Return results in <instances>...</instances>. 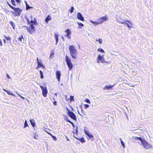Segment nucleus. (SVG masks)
Listing matches in <instances>:
<instances>
[{
	"instance_id": "f257e3e1",
	"label": "nucleus",
	"mask_w": 153,
	"mask_h": 153,
	"mask_svg": "<svg viewBox=\"0 0 153 153\" xmlns=\"http://www.w3.org/2000/svg\"><path fill=\"white\" fill-rule=\"evenodd\" d=\"M132 139L134 140H140L143 147L146 149H148L152 147V146L146 140L142 139L141 137L133 136Z\"/></svg>"
},
{
	"instance_id": "f03ea898",
	"label": "nucleus",
	"mask_w": 153,
	"mask_h": 153,
	"mask_svg": "<svg viewBox=\"0 0 153 153\" xmlns=\"http://www.w3.org/2000/svg\"><path fill=\"white\" fill-rule=\"evenodd\" d=\"M69 49L72 57L74 59H76L77 58V52L76 48L73 45H71L69 46Z\"/></svg>"
},
{
	"instance_id": "7ed1b4c3",
	"label": "nucleus",
	"mask_w": 153,
	"mask_h": 153,
	"mask_svg": "<svg viewBox=\"0 0 153 153\" xmlns=\"http://www.w3.org/2000/svg\"><path fill=\"white\" fill-rule=\"evenodd\" d=\"M65 60L67 65L68 67L69 70H71L73 68V65L72 63L71 60L69 57L67 55L65 56Z\"/></svg>"
},
{
	"instance_id": "20e7f679",
	"label": "nucleus",
	"mask_w": 153,
	"mask_h": 153,
	"mask_svg": "<svg viewBox=\"0 0 153 153\" xmlns=\"http://www.w3.org/2000/svg\"><path fill=\"white\" fill-rule=\"evenodd\" d=\"M7 3L10 8L14 10L15 13V16H18L20 15L22 10L19 8H16L13 7L8 2H7Z\"/></svg>"
},
{
	"instance_id": "39448f33",
	"label": "nucleus",
	"mask_w": 153,
	"mask_h": 153,
	"mask_svg": "<svg viewBox=\"0 0 153 153\" xmlns=\"http://www.w3.org/2000/svg\"><path fill=\"white\" fill-rule=\"evenodd\" d=\"M23 27L26 28L28 33L30 34H33L35 32V27L33 24H30V27L27 26H23Z\"/></svg>"
},
{
	"instance_id": "423d86ee",
	"label": "nucleus",
	"mask_w": 153,
	"mask_h": 153,
	"mask_svg": "<svg viewBox=\"0 0 153 153\" xmlns=\"http://www.w3.org/2000/svg\"><path fill=\"white\" fill-rule=\"evenodd\" d=\"M120 22L122 24H126L127 27L130 28H131L133 26L131 22L129 20H125L124 21Z\"/></svg>"
},
{
	"instance_id": "0eeeda50",
	"label": "nucleus",
	"mask_w": 153,
	"mask_h": 153,
	"mask_svg": "<svg viewBox=\"0 0 153 153\" xmlns=\"http://www.w3.org/2000/svg\"><path fill=\"white\" fill-rule=\"evenodd\" d=\"M97 63H99L101 62L102 63H107L103 57V56H101L100 55H98L97 58Z\"/></svg>"
},
{
	"instance_id": "6e6552de",
	"label": "nucleus",
	"mask_w": 153,
	"mask_h": 153,
	"mask_svg": "<svg viewBox=\"0 0 153 153\" xmlns=\"http://www.w3.org/2000/svg\"><path fill=\"white\" fill-rule=\"evenodd\" d=\"M68 114L69 116L71 119L74 120H76L77 119L76 116L75 114L72 111L70 110H68Z\"/></svg>"
},
{
	"instance_id": "1a4fd4ad",
	"label": "nucleus",
	"mask_w": 153,
	"mask_h": 153,
	"mask_svg": "<svg viewBox=\"0 0 153 153\" xmlns=\"http://www.w3.org/2000/svg\"><path fill=\"white\" fill-rule=\"evenodd\" d=\"M40 87L42 90V94L43 96H46L48 93L47 87H43L42 86H40Z\"/></svg>"
},
{
	"instance_id": "9d476101",
	"label": "nucleus",
	"mask_w": 153,
	"mask_h": 153,
	"mask_svg": "<svg viewBox=\"0 0 153 153\" xmlns=\"http://www.w3.org/2000/svg\"><path fill=\"white\" fill-rule=\"evenodd\" d=\"M107 17L106 15L104 16L101 17L98 19L100 24H102L105 21L107 20Z\"/></svg>"
},
{
	"instance_id": "9b49d317",
	"label": "nucleus",
	"mask_w": 153,
	"mask_h": 153,
	"mask_svg": "<svg viewBox=\"0 0 153 153\" xmlns=\"http://www.w3.org/2000/svg\"><path fill=\"white\" fill-rule=\"evenodd\" d=\"M36 60H37V62L38 65L36 69H37L38 68L40 67H42L43 68H44L45 66L42 65L41 60H40V61H39V60L38 59V57L37 58Z\"/></svg>"
},
{
	"instance_id": "f8f14e48",
	"label": "nucleus",
	"mask_w": 153,
	"mask_h": 153,
	"mask_svg": "<svg viewBox=\"0 0 153 153\" xmlns=\"http://www.w3.org/2000/svg\"><path fill=\"white\" fill-rule=\"evenodd\" d=\"M65 32L66 33L65 36L67 37L69 39H71V32L70 30L69 29H68L65 31Z\"/></svg>"
},
{
	"instance_id": "ddd939ff",
	"label": "nucleus",
	"mask_w": 153,
	"mask_h": 153,
	"mask_svg": "<svg viewBox=\"0 0 153 153\" xmlns=\"http://www.w3.org/2000/svg\"><path fill=\"white\" fill-rule=\"evenodd\" d=\"M26 19L27 21V24H30V23H31L33 24V25H37V23L35 19H34V20H31L30 21L29 20V19L27 17L26 18Z\"/></svg>"
},
{
	"instance_id": "4468645a",
	"label": "nucleus",
	"mask_w": 153,
	"mask_h": 153,
	"mask_svg": "<svg viewBox=\"0 0 153 153\" xmlns=\"http://www.w3.org/2000/svg\"><path fill=\"white\" fill-rule=\"evenodd\" d=\"M77 19L79 20L82 21H84V17L82 16V15L80 12H78L77 14Z\"/></svg>"
},
{
	"instance_id": "2eb2a0df",
	"label": "nucleus",
	"mask_w": 153,
	"mask_h": 153,
	"mask_svg": "<svg viewBox=\"0 0 153 153\" xmlns=\"http://www.w3.org/2000/svg\"><path fill=\"white\" fill-rule=\"evenodd\" d=\"M56 76L58 81L59 82L60 81L61 73L60 71H57L56 73Z\"/></svg>"
},
{
	"instance_id": "dca6fc26",
	"label": "nucleus",
	"mask_w": 153,
	"mask_h": 153,
	"mask_svg": "<svg viewBox=\"0 0 153 153\" xmlns=\"http://www.w3.org/2000/svg\"><path fill=\"white\" fill-rule=\"evenodd\" d=\"M85 133L88 136V139H91L94 137V136L91 134L88 131L85 130L84 131Z\"/></svg>"
},
{
	"instance_id": "f3484780",
	"label": "nucleus",
	"mask_w": 153,
	"mask_h": 153,
	"mask_svg": "<svg viewBox=\"0 0 153 153\" xmlns=\"http://www.w3.org/2000/svg\"><path fill=\"white\" fill-rule=\"evenodd\" d=\"M114 85H106L103 88V89L105 90H110L111 89Z\"/></svg>"
},
{
	"instance_id": "a211bd4d",
	"label": "nucleus",
	"mask_w": 153,
	"mask_h": 153,
	"mask_svg": "<svg viewBox=\"0 0 153 153\" xmlns=\"http://www.w3.org/2000/svg\"><path fill=\"white\" fill-rule=\"evenodd\" d=\"M66 99L67 101L71 102L74 101V96H70V98H67V96H66Z\"/></svg>"
},
{
	"instance_id": "6ab92c4d",
	"label": "nucleus",
	"mask_w": 153,
	"mask_h": 153,
	"mask_svg": "<svg viewBox=\"0 0 153 153\" xmlns=\"http://www.w3.org/2000/svg\"><path fill=\"white\" fill-rule=\"evenodd\" d=\"M51 19L52 18L51 16L49 15H48L45 19V22H46V23H48V22L49 21L51 20Z\"/></svg>"
},
{
	"instance_id": "aec40b11",
	"label": "nucleus",
	"mask_w": 153,
	"mask_h": 153,
	"mask_svg": "<svg viewBox=\"0 0 153 153\" xmlns=\"http://www.w3.org/2000/svg\"><path fill=\"white\" fill-rule=\"evenodd\" d=\"M76 139L79 141H80V142H82V143H84L85 142V140H84V138L83 137H82L81 138H76Z\"/></svg>"
},
{
	"instance_id": "412c9836",
	"label": "nucleus",
	"mask_w": 153,
	"mask_h": 153,
	"mask_svg": "<svg viewBox=\"0 0 153 153\" xmlns=\"http://www.w3.org/2000/svg\"><path fill=\"white\" fill-rule=\"evenodd\" d=\"M54 35H55V38L56 41V44H57L58 42V40H59L58 35V34H57L56 33H55Z\"/></svg>"
},
{
	"instance_id": "4be33fe9",
	"label": "nucleus",
	"mask_w": 153,
	"mask_h": 153,
	"mask_svg": "<svg viewBox=\"0 0 153 153\" xmlns=\"http://www.w3.org/2000/svg\"><path fill=\"white\" fill-rule=\"evenodd\" d=\"M30 121L32 126L34 127L35 126V123L34 120H30Z\"/></svg>"
},
{
	"instance_id": "5701e85b",
	"label": "nucleus",
	"mask_w": 153,
	"mask_h": 153,
	"mask_svg": "<svg viewBox=\"0 0 153 153\" xmlns=\"http://www.w3.org/2000/svg\"><path fill=\"white\" fill-rule=\"evenodd\" d=\"M39 73L40 75V77L41 79H42L44 78L43 74L42 71L41 70L39 71Z\"/></svg>"
},
{
	"instance_id": "b1692460",
	"label": "nucleus",
	"mask_w": 153,
	"mask_h": 153,
	"mask_svg": "<svg viewBox=\"0 0 153 153\" xmlns=\"http://www.w3.org/2000/svg\"><path fill=\"white\" fill-rule=\"evenodd\" d=\"M48 133L53 138V140H57V138L55 136L53 135L51 133H49V132H48Z\"/></svg>"
},
{
	"instance_id": "393cba45",
	"label": "nucleus",
	"mask_w": 153,
	"mask_h": 153,
	"mask_svg": "<svg viewBox=\"0 0 153 153\" xmlns=\"http://www.w3.org/2000/svg\"><path fill=\"white\" fill-rule=\"evenodd\" d=\"M23 39V36L22 35H21L18 38V40L20 41V42H22V39Z\"/></svg>"
},
{
	"instance_id": "a878e982",
	"label": "nucleus",
	"mask_w": 153,
	"mask_h": 153,
	"mask_svg": "<svg viewBox=\"0 0 153 153\" xmlns=\"http://www.w3.org/2000/svg\"><path fill=\"white\" fill-rule=\"evenodd\" d=\"M120 141L121 144L122 145V146H123V148H125V144H124V143L122 141V139L120 138Z\"/></svg>"
},
{
	"instance_id": "bb28decb",
	"label": "nucleus",
	"mask_w": 153,
	"mask_h": 153,
	"mask_svg": "<svg viewBox=\"0 0 153 153\" xmlns=\"http://www.w3.org/2000/svg\"><path fill=\"white\" fill-rule=\"evenodd\" d=\"M92 23L94 25H99V24H100V22L98 20V22H92Z\"/></svg>"
},
{
	"instance_id": "cd10ccee",
	"label": "nucleus",
	"mask_w": 153,
	"mask_h": 153,
	"mask_svg": "<svg viewBox=\"0 0 153 153\" xmlns=\"http://www.w3.org/2000/svg\"><path fill=\"white\" fill-rule=\"evenodd\" d=\"M10 25H11V26H12L13 28V29H15V25L13 23V22L12 21H10Z\"/></svg>"
},
{
	"instance_id": "c85d7f7f",
	"label": "nucleus",
	"mask_w": 153,
	"mask_h": 153,
	"mask_svg": "<svg viewBox=\"0 0 153 153\" xmlns=\"http://www.w3.org/2000/svg\"><path fill=\"white\" fill-rule=\"evenodd\" d=\"M27 126H28L27 123V121L26 120H25L24 126V128H25Z\"/></svg>"
},
{
	"instance_id": "c756f323",
	"label": "nucleus",
	"mask_w": 153,
	"mask_h": 153,
	"mask_svg": "<svg viewBox=\"0 0 153 153\" xmlns=\"http://www.w3.org/2000/svg\"><path fill=\"white\" fill-rule=\"evenodd\" d=\"M97 51L100 52H102L103 53H105V51H104L102 48H98L97 50Z\"/></svg>"
},
{
	"instance_id": "7c9ffc66",
	"label": "nucleus",
	"mask_w": 153,
	"mask_h": 153,
	"mask_svg": "<svg viewBox=\"0 0 153 153\" xmlns=\"http://www.w3.org/2000/svg\"><path fill=\"white\" fill-rule=\"evenodd\" d=\"M32 7H30L28 5L27 3H26V9L27 10L32 8Z\"/></svg>"
},
{
	"instance_id": "2f4dec72",
	"label": "nucleus",
	"mask_w": 153,
	"mask_h": 153,
	"mask_svg": "<svg viewBox=\"0 0 153 153\" xmlns=\"http://www.w3.org/2000/svg\"><path fill=\"white\" fill-rule=\"evenodd\" d=\"M74 8L73 7H71V9L69 10V11L71 13H72L74 11Z\"/></svg>"
},
{
	"instance_id": "473e14b6",
	"label": "nucleus",
	"mask_w": 153,
	"mask_h": 153,
	"mask_svg": "<svg viewBox=\"0 0 153 153\" xmlns=\"http://www.w3.org/2000/svg\"><path fill=\"white\" fill-rule=\"evenodd\" d=\"M4 37L7 40H11V38L10 37H7L6 36H4Z\"/></svg>"
},
{
	"instance_id": "72a5a7b5",
	"label": "nucleus",
	"mask_w": 153,
	"mask_h": 153,
	"mask_svg": "<svg viewBox=\"0 0 153 153\" xmlns=\"http://www.w3.org/2000/svg\"><path fill=\"white\" fill-rule=\"evenodd\" d=\"M96 41H98V42H99L100 43V44H101L102 42V40L101 39H100V38H99L98 39H97L96 40Z\"/></svg>"
},
{
	"instance_id": "f704fd0d",
	"label": "nucleus",
	"mask_w": 153,
	"mask_h": 153,
	"mask_svg": "<svg viewBox=\"0 0 153 153\" xmlns=\"http://www.w3.org/2000/svg\"><path fill=\"white\" fill-rule=\"evenodd\" d=\"M85 101L86 103H87L89 104H90L91 103L90 100L88 99H85Z\"/></svg>"
},
{
	"instance_id": "c9c22d12",
	"label": "nucleus",
	"mask_w": 153,
	"mask_h": 153,
	"mask_svg": "<svg viewBox=\"0 0 153 153\" xmlns=\"http://www.w3.org/2000/svg\"><path fill=\"white\" fill-rule=\"evenodd\" d=\"M67 121L69 122V123H70L72 125V126H74V124L72 122H71L70 120H67Z\"/></svg>"
},
{
	"instance_id": "e433bc0d",
	"label": "nucleus",
	"mask_w": 153,
	"mask_h": 153,
	"mask_svg": "<svg viewBox=\"0 0 153 153\" xmlns=\"http://www.w3.org/2000/svg\"><path fill=\"white\" fill-rule=\"evenodd\" d=\"M11 3L14 6H15L16 5V4L15 3V1L14 0H11Z\"/></svg>"
},
{
	"instance_id": "4c0bfd02",
	"label": "nucleus",
	"mask_w": 153,
	"mask_h": 153,
	"mask_svg": "<svg viewBox=\"0 0 153 153\" xmlns=\"http://www.w3.org/2000/svg\"><path fill=\"white\" fill-rule=\"evenodd\" d=\"M77 24H78V25L81 27H83L84 26V25L82 23H79L78 22Z\"/></svg>"
},
{
	"instance_id": "58836bf2",
	"label": "nucleus",
	"mask_w": 153,
	"mask_h": 153,
	"mask_svg": "<svg viewBox=\"0 0 153 153\" xmlns=\"http://www.w3.org/2000/svg\"><path fill=\"white\" fill-rule=\"evenodd\" d=\"M84 107L85 108H87L89 107V105L88 104H84Z\"/></svg>"
},
{
	"instance_id": "ea45409f",
	"label": "nucleus",
	"mask_w": 153,
	"mask_h": 153,
	"mask_svg": "<svg viewBox=\"0 0 153 153\" xmlns=\"http://www.w3.org/2000/svg\"><path fill=\"white\" fill-rule=\"evenodd\" d=\"M38 135L36 134H35V135H34V138L35 139H37V138H38Z\"/></svg>"
},
{
	"instance_id": "a19ab883",
	"label": "nucleus",
	"mask_w": 153,
	"mask_h": 153,
	"mask_svg": "<svg viewBox=\"0 0 153 153\" xmlns=\"http://www.w3.org/2000/svg\"><path fill=\"white\" fill-rule=\"evenodd\" d=\"M54 53L53 52H51V54L50 55V57H53L54 56Z\"/></svg>"
},
{
	"instance_id": "79ce46f5",
	"label": "nucleus",
	"mask_w": 153,
	"mask_h": 153,
	"mask_svg": "<svg viewBox=\"0 0 153 153\" xmlns=\"http://www.w3.org/2000/svg\"><path fill=\"white\" fill-rule=\"evenodd\" d=\"M6 91L8 94L11 95H13L11 92L10 91Z\"/></svg>"
},
{
	"instance_id": "37998d69",
	"label": "nucleus",
	"mask_w": 153,
	"mask_h": 153,
	"mask_svg": "<svg viewBox=\"0 0 153 153\" xmlns=\"http://www.w3.org/2000/svg\"><path fill=\"white\" fill-rule=\"evenodd\" d=\"M53 104L54 105H57L56 101H54L53 102Z\"/></svg>"
},
{
	"instance_id": "c03bdc74",
	"label": "nucleus",
	"mask_w": 153,
	"mask_h": 153,
	"mask_svg": "<svg viewBox=\"0 0 153 153\" xmlns=\"http://www.w3.org/2000/svg\"><path fill=\"white\" fill-rule=\"evenodd\" d=\"M0 45L1 46H2V41L1 39H0Z\"/></svg>"
},
{
	"instance_id": "a18cd8bd",
	"label": "nucleus",
	"mask_w": 153,
	"mask_h": 153,
	"mask_svg": "<svg viewBox=\"0 0 153 153\" xmlns=\"http://www.w3.org/2000/svg\"><path fill=\"white\" fill-rule=\"evenodd\" d=\"M15 0L16 1V2L18 3H20V0Z\"/></svg>"
},
{
	"instance_id": "49530a36",
	"label": "nucleus",
	"mask_w": 153,
	"mask_h": 153,
	"mask_svg": "<svg viewBox=\"0 0 153 153\" xmlns=\"http://www.w3.org/2000/svg\"><path fill=\"white\" fill-rule=\"evenodd\" d=\"M7 77L9 78V79H10V76H9V75H8V74H7Z\"/></svg>"
},
{
	"instance_id": "de8ad7c7",
	"label": "nucleus",
	"mask_w": 153,
	"mask_h": 153,
	"mask_svg": "<svg viewBox=\"0 0 153 153\" xmlns=\"http://www.w3.org/2000/svg\"><path fill=\"white\" fill-rule=\"evenodd\" d=\"M3 41H4V43H6V41H5V39H4L3 40Z\"/></svg>"
},
{
	"instance_id": "09e8293b",
	"label": "nucleus",
	"mask_w": 153,
	"mask_h": 153,
	"mask_svg": "<svg viewBox=\"0 0 153 153\" xmlns=\"http://www.w3.org/2000/svg\"><path fill=\"white\" fill-rule=\"evenodd\" d=\"M20 97H21L23 99H24V97H23L22 96H21Z\"/></svg>"
}]
</instances>
